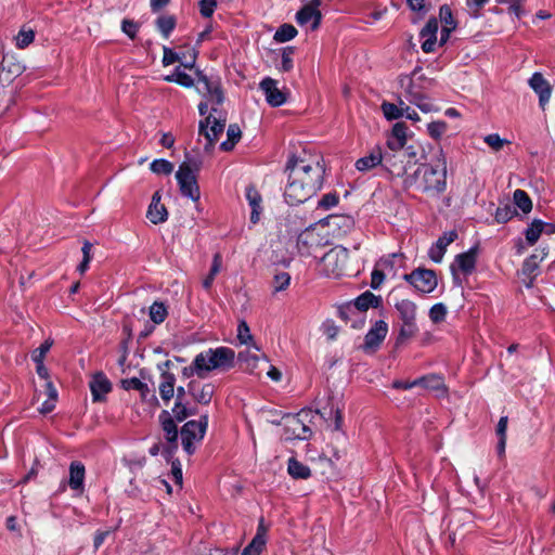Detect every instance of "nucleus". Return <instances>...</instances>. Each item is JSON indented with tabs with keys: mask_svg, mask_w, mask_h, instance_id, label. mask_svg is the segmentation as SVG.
Instances as JSON below:
<instances>
[{
	"mask_svg": "<svg viewBox=\"0 0 555 555\" xmlns=\"http://www.w3.org/2000/svg\"><path fill=\"white\" fill-rule=\"evenodd\" d=\"M285 171L287 184L284 197L289 205L296 206L307 202L322 188L325 167L322 156L304 153L291 156Z\"/></svg>",
	"mask_w": 555,
	"mask_h": 555,
	"instance_id": "1",
	"label": "nucleus"
},
{
	"mask_svg": "<svg viewBox=\"0 0 555 555\" xmlns=\"http://www.w3.org/2000/svg\"><path fill=\"white\" fill-rule=\"evenodd\" d=\"M416 189L430 196H438L447 189V160L442 153L434 164H422L413 173L404 177L403 189Z\"/></svg>",
	"mask_w": 555,
	"mask_h": 555,
	"instance_id": "2",
	"label": "nucleus"
},
{
	"mask_svg": "<svg viewBox=\"0 0 555 555\" xmlns=\"http://www.w3.org/2000/svg\"><path fill=\"white\" fill-rule=\"evenodd\" d=\"M235 353L231 348L219 347L208 349L195 357V366L203 370L204 375L212 370H227L233 367Z\"/></svg>",
	"mask_w": 555,
	"mask_h": 555,
	"instance_id": "3",
	"label": "nucleus"
},
{
	"mask_svg": "<svg viewBox=\"0 0 555 555\" xmlns=\"http://www.w3.org/2000/svg\"><path fill=\"white\" fill-rule=\"evenodd\" d=\"M321 271L328 278L339 279L351 275L349 268V251L347 248L336 246L323 255L320 261Z\"/></svg>",
	"mask_w": 555,
	"mask_h": 555,
	"instance_id": "4",
	"label": "nucleus"
},
{
	"mask_svg": "<svg viewBox=\"0 0 555 555\" xmlns=\"http://www.w3.org/2000/svg\"><path fill=\"white\" fill-rule=\"evenodd\" d=\"M227 124L225 114L216 106L210 107V113L199 121L198 133L206 139L205 151H210L223 132Z\"/></svg>",
	"mask_w": 555,
	"mask_h": 555,
	"instance_id": "5",
	"label": "nucleus"
},
{
	"mask_svg": "<svg viewBox=\"0 0 555 555\" xmlns=\"http://www.w3.org/2000/svg\"><path fill=\"white\" fill-rule=\"evenodd\" d=\"M399 313L401 327L397 337V344H403L413 338L418 333L416 324V305L410 299H401L395 304Z\"/></svg>",
	"mask_w": 555,
	"mask_h": 555,
	"instance_id": "6",
	"label": "nucleus"
},
{
	"mask_svg": "<svg viewBox=\"0 0 555 555\" xmlns=\"http://www.w3.org/2000/svg\"><path fill=\"white\" fill-rule=\"evenodd\" d=\"M311 410H301L295 415H286L283 417V427L285 439L307 440L311 437L312 430L306 424L311 420Z\"/></svg>",
	"mask_w": 555,
	"mask_h": 555,
	"instance_id": "7",
	"label": "nucleus"
},
{
	"mask_svg": "<svg viewBox=\"0 0 555 555\" xmlns=\"http://www.w3.org/2000/svg\"><path fill=\"white\" fill-rule=\"evenodd\" d=\"M208 426V415H202L198 421H189L181 428V443L183 450L192 455L196 443L201 442Z\"/></svg>",
	"mask_w": 555,
	"mask_h": 555,
	"instance_id": "8",
	"label": "nucleus"
},
{
	"mask_svg": "<svg viewBox=\"0 0 555 555\" xmlns=\"http://www.w3.org/2000/svg\"><path fill=\"white\" fill-rule=\"evenodd\" d=\"M198 170V165H191L190 162H183L178 171L176 178L180 188V192L183 196L191 198L193 202H197L201 197L199 188L196 181L195 171Z\"/></svg>",
	"mask_w": 555,
	"mask_h": 555,
	"instance_id": "9",
	"label": "nucleus"
},
{
	"mask_svg": "<svg viewBox=\"0 0 555 555\" xmlns=\"http://www.w3.org/2000/svg\"><path fill=\"white\" fill-rule=\"evenodd\" d=\"M159 423L165 434L166 443L163 448V455L167 461H170L176 451L178 450V436L179 431L175 420L166 410L159 414Z\"/></svg>",
	"mask_w": 555,
	"mask_h": 555,
	"instance_id": "10",
	"label": "nucleus"
},
{
	"mask_svg": "<svg viewBox=\"0 0 555 555\" xmlns=\"http://www.w3.org/2000/svg\"><path fill=\"white\" fill-rule=\"evenodd\" d=\"M325 244L324 237L313 228L306 229L297 237V249L301 256L317 257Z\"/></svg>",
	"mask_w": 555,
	"mask_h": 555,
	"instance_id": "11",
	"label": "nucleus"
},
{
	"mask_svg": "<svg viewBox=\"0 0 555 555\" xmlns=\"http://www.w3.org/2000/svg\"><path fill=\"white\" fill-rule=\"evenodd\" d=\"M403 279L421 293H431L437 287V276L434 270L417 268Z\"/></svg>",
	"mask_w": 555,
	"mask_h": 555,
	"instance_id": "12",
	"label": "nucleus"
},
{
	"mask_svg": "<svg viewBox=\"0 0 555 555\" xmlns=\"http://www.w3.org/2000/svg\"><path fill=\"white\" fill-rule=\"evenodd\" d=\"M196 78L198 85H203V89L197 88L198 92H203L205 99L211 102V106H220L224 101L220 80L209 78L202 70H196Z\"/></svg>",
	"mask_w": 555,
	"mask_h": 555,
	"instance_id": "13",
	"label": "nucleus"
},
{
	"mask_svg": "<svg viewBox=\"0 0 555 555\" xmlns=\"http://www.w3.org/2000/svg\"><path fill=\"white\" fill-rule=\"evenodd\" d=\"M321 0H311L304 5L296 14V21L299 25H307L311 23L310 29L317 30L321 24L322 14L319 10Z\"/></svg>",
	"mask_w": 555,
	"mask_h": 555,
	"instance_id": "14",
	"label": "nucleus"
},
{
	"mask_svg": "<svg viewBox=\"0 0 555 555\" xmlns=\"http://www.w3.org/2000/svg\"><path fill=\"white\" fill-rule=\"evenodd\" d=\"M24 70V65L14 56L5 54L0 63V78L4 86H9Z\"/></svg>",
	"mask_w": 555,
	"mask_h": 555,
	"instance_id": "15",
	"label": "nucleus"
},
{
	"mask_svg": "<svg viewBox=\"0 0 555 555\" xmlns=\"http://www.w3.org/2000/svg\"><path fill=\"white\" fill-rule=\"evenodd\" d=\"M259 88L266 95V101L272 107H279L287 101V94L278 88V81L271 77L263 78Z\"/></svg>",
	"mask_w": 555,
	"mask_h": 555,
	"instance_id": "16",
	"label": "nucleus"
},
{
	"mask_svg": "<svg viewBox=\"0 0 555 555\" xmlns=\"http://www.w3.org/2000/svg\"><path fill=\"white\" fill-rule=\"evenodd\" d=\"M404 157L401 153L384 152L382 165L391 175V177L404 179L409 176L406 165L404 164Z\"/></svg>",
	"mask_w": 555,
	"mask_h": 555,
	"instance_id": "17",
	"label": "nucleus"
},
{
	"mask_svg": "<svg viewBox=\"0 0 555 555\" xmlns=\"http://www.w3.org/2000/svg\"><path fill=\"white\" fill-rule=\"evenodd\" d=\"M388 333V325L385 321H376L374 326L365 335L364 350H376Z\"/></svg>",
	"mask_w": 555,
	"mask_h": 555,
	"instance_id": "18",
	"label": "nucleus"
},
{
	"mask_svg": "<svg viewBox=\"0 0 555 555\" xmlns=\"http://www.w3.org/2000/svg\"><path fill=\"white\" fill-rule=\"evenodd\" d=\"M89 386L94 402H101L105 400V396L112 390L111 382L102 372L95 373L92 376Z\"/></svg>",
	"mask_w": 555,
	"mask_h": 555,
	"instance_id": "19",
	"label": "nucleus"
},
{
	"mask_svg": "<svg viewBox=\"0 0 555 555\" xmlns=\"http://www.w3.org/2000/svg\"><path fill=\"white\" fill-rule=\"evenodd\" d=\"M529 86L539 95V103L542 108L551 99L552 86L541 73H534L529 79Z\"/></svg>",
	"mask_w": 555,
	"mask_h": 555,
	"instance_id": "20",
	"label": "nucleus"
},
{
	"mask_svg": "<svg viewBox=\"0 0 555 555\" xmlns=\"http://www.w3.org/2000/svg\"><path fill=\"white\" fill-rule=\"evenodd\" d=\"M438 33V21L436 17H430L426 25L422 28L420 36L424 39L422 42V50L425 53H431L435 51Z\"/></svg>",
	"mask_w": 555,
	"mask_h": 555,
	"instance_id": "21",
	"label": "nucleus"
},
{
	"mask_svg": "<svg viewBox=\"0 0 555 555\" xmlns=\"http://www.w3.org/2000/svg\"><path fill=\"white\" fill-rule=\"evenodd\" d=\"M439 18L442 23L439 44L443 46L449 40L450 34L455 30L457 23L453 17L451 8L447 4L440 7Z\"/></svg>",
	"mask_w": 555,
	"mask_h": 555,
	"instance_id": "22",
	"label": "nucleus"
},
{
	"mask_svg": "<svg viewBox=\"0 0 555 555\" xmlns=\"http://www.w3.org/2000/svg\"><path fill=\"white\" fill-rule=\"evenodd\" d=\"M548 251L546 248L537 249L534 254L529 256L522 263L521 273L530 279V284L537 276L540 263L546 258Z\"/></svg>",
	"mask_w": 555,
	"mask_h": 555,
	"instance_id": "23",
	"label": "nucleus"
},
{
	"mask_svg": "<svg viewBox=\"0 0 555 555\" xmlns=\"http://www.w3.org/2000/svg\"><path fill=\"white\" fill-rule=\"evenodd\" d=\"M85 476H86V467L79 461H74L69 465V478L68 486L72 490L78 491L79 493L85 490Z\"/></svg>",
	"mask_w": 555,
	"mask_h": 555,
	"instance_id": "24",
	"label": "nucleus"
},
{
	"mask_svg": "<svg viewBox=\"0 0 555 555\" xmlns=\"http://www.w3.org/2000/svg\"><path fill=\"white\" fill-rule=\"evenodd\" d=\"M195 382H190L188 390L193 399L199 404H209L215 393V386L210 383L202 385L197 388Z\"/></svg>",
	"mask_w": 555,
	"mask_h": 555,
	"instance_id": "25",
	"label": "nucleus"
},
{
	"mask_svg": "<svg viewBox=\"0 0 555 555\" xmlns=\"http://www.w3.org/2000/svg\"><path fill=\"white\" fill-rule=\"evenodd\" d=\"M478 247H472L469 250L455 257V264L464 274H470L476 267Z\"/></svg>",
	"mask_w": 555,
	"mask_h": 555,
	"instance_id": "26",
	"label": "nucleus"
},
{
	"mask_svg": "<svg viewBox=\"0 0 555 555\" xmlns=\"http://www.w3.org/2000/svg\"><path fill=\"white\" fill-rule=\"evenodd\" d=\"M383 154L384 152L379 146L373 149L369 155L361 157L356 162V168L359 171H367L375 168L378 165H382Z\"/></svg>",
	"mask_w": 555,
	"mask_h": 555,
	"instance_id": "27",
	"label": "nucleus"
},
{
	"mask_svg": "<svg viewBox=\"0 0 555 555\" xmlns=\"http://www.w3.org/2000/svg\"><path fill=\"white\" fill-rule=\"evenodd\" d=\"M380 304V297L375 296L371 292H365L361 294L353 304V309L357 312V315H360L362 312L366 311L371 307H377Z\"/></svg>",
	"mask_w": 555,
	"mask_h": 555,
	"instance_id": "28",
	"label": "nucleus"
},
{
	"mask_svg": "<svg viewBox=\"0 0 555 555\" xmlns=\"http://www.w3.org/2000/svg\"><path fill=\"white\" fill-rule=\"evenodd\" d=\"M400 85L405 91V95L408 96L411 103H418V100H424L425 94L421 91V89L414 83L412 77L402 76L400 77Z\"/></svg>",
	"mask_w": 555,
	"mask_h": 555,
	"instance_id": "29",
	"label": "nucleus"
},
{
	"mask_svg": "<svg viewBox=\"0 0 555 555\" xmlns=\"http://www.w3.org/2000/svg\"><path fill=\"white\" fill-rule=\"evenodd\" d=\"M246 198L251 207L250 221L255 224L259 221L261 211V195L254 186H248L246 189Z\"/></svg>",
	"mask_w": 555,
	"mask_h": 555,
	"instance_id": "30",
	"label": "nucleus"
},
{
	"mask_svg": "<svg viewBox=\"0 0 555 555\" xmlns=\"http://www.w3.org/2000/svg\"><path fill=\"white\" fill-rule=\"evenodd\" d=\"M175 374H160V383L158 386L160 398L168 402L175 395Z\"/></svg>",
	"mask_w": 555,
	"mask_h": 555,
	"instance_id": "31",
	"label": "nucleus"
},
{
	"mask_svg": "<svg viewBox=\"0 0 555 555\" xmlns=\"http://www.w3.org/2000/svg\"><path fill=\"white\" fill-rule=\"evenodd\" d=\"M260 352L251 351L247 349L245 351H241L237 356L238 361L242 363L243 369L248 371L249 373H254L258 367V363L260 361Z\"/></svg>",
	"mask_w": 555,
	"mask_h": 555,
	"instance_id": "32",
	"label": "nucleus"
},
{
	"mask_svg": "<svg viewBox=\"0 0 555 555\" xmlns=\"http://www.w3.org/2000/svg\"><path fill=\"white\" fill-rule=\"evenodd\" d=\"M287 470L295 479H307L311 476V469L295 457L288 460Z\"/></svg>",
	"mask_w": 555,
	"mask_h": 555,
	"instance_id": "33",
	"label": "nucleus"
},
{
	"mask_svg": "<svg viewBox=\"0 0 555 555\" xmlns=\"http://www.w3.org/2000/svg\"><path fill=\"white\" fill-rule=\"evenodd\" d=\"M228 139L221 143L220 149L222 151L229 152L232 151L235 144L240 141L242 137L241 128L237 124H231L227 130Z\"/></svg>",
	"mask_w": 555,
	"mask_h": 555,
	"instance_id": "34",
	"label": "nucleus"
},
{
	"mask_svg": "<svg viewBox=\"0 0 555 555\" xmlns=\"http://www.w3.org/2000/svg\"><path fill=\"white\" fill-rule=\"evenodd\" d=\"M146 218L154 224L163 223L168 218V211L164 204H150Z\"/></svg>",
	"mask_w": 555,
	"mask_h": 555,
	"instance_id": "35",
	"label": "nucleus"
},
{
	"mask_svg": "<svg viewBox=\"0 0 555 555\" xmlns=\"http://www.w3.org/2000/svg\"><path fill=\"white\" fill-rule=\"evenodd\" d=\"M514 204L524 212L528 214L532 209V201L524 190L517 189L513 194Z\"/></svg>",
	"mask_w": 555,
	"mask_h": 555,
	"instance_id": "36",
	"label": "nucleus"
},
{
	"mask_svg": "<svg viewBox=\"0 0 555 555\" xmlns=\"http://www.w3.org/2000/svg\"><path fill=\"white\" fill-rule=\"evenodd\" d=\"M149 315H150V319L155 324L163 323L168 315L166 305L162 301H154L153 305L150 307Z\"/></svg>",
	"mask_w": 555,
	"mask_h": 555,
	"instance_id": "37",
	"label": "nucleus"
},
{
	"mask_svg": "<svg viewBox=\"0 0 555 555\" xmlns=\"http://www.w3.org/2000/svg\"><path fill=\"white\" fill-rule=\"evenodd\" d=\"M177 24L176 17L172 15H160L156 20V27L165 38H168Z\"/></svg>",
	"mask_w": 555,
	"mask_h": 555,
	"instance_id": "38",
	"label": "nucleus"
},
{
	"mask_svg": "<svg viewBox=\"0 0 555 555\" xmlns=\"http://www.w3.org/2000/svg\"><path fill=\"white\" fill-rule=\"evenodd\" d=\"M237 338L241 344L251 346L256 351L260 352V348L254 341V337L250 334L249 326L245 321L240 322L237 327Z\"/></svg>",
	"mask_w": 555,
	"mask_h": 555,
	"instance_id": "39",
	"label": "nucleus"
},
{
	"mask_svg": "<svg viewBox=\"0 0 555 555\" xmlns=\"http://www.w3.org/2000/svg\"><path fill=\"white\" fill-rule=\"evenodd\" d=\"M545 223L541 220H533L525 232L526 241L529 245L535 244L541 233L543 232Z\"/></svg>",
	"mask_w": 555,
	"mask_h": 555,
	"instance_id": "40",
	"label": "nucleus"
},
{
	"mask_svg": "<svg viewBox=\"0 0 555 555\" xmlns=\"http://www.w3.org/2000/svg\"><path fill=\"white\" fill-rule=\"evenodd\" d=\"M508 417L502 416L496 426V435L499 436L498 452L500 455L504 454L506 446V430Z\"/></svg>",
	"mask_w": 555,
	"mask_h": 555,
	"instance_id": "41",
	"label": "nucleus"
},
{
	"mask_svg": "<svg viewBox=\"0 0 555 555\" xmlns=\"http://www.w3.org/2000/svg\"><path fill=\"white\" fill-rule=\"evenodd\" d=\"M297 35V29L291 24H283L275 31L273 39L276 42H286L295 38Z\"/></svg>",
	"mask_w": 555,
	"mask_h": 555,
	"instance_id": "42",
	"label": "nucleus"
},
{
	"mask_svg": "<svg viewBox=\"0 0 555 555\" xmlns=\"http://www.w3.org/2000/svg\"><path fill=\"white\" fill-rule=\"evenodd\" d=\"M173 417L178 422H182L185 418H188L191 415H195L197 413L196 409H190L188 408L183 401H176L173 408H172Z\"/></svg>",
	"mask_w": 555,
	"mask_h": 555,
	"instance_id": "43",
	"label": "nucleus"
},
{
	"mask_svg": "<svg viewBox=\"0 0 555 555\" xmlns=\"http://www.w3.org/2000/svg\"><path fill=\"white\" fill-rule=\"evenodd\" d=\"M266 543L267 539H262L260 535L254 537L249 544L243 550L242 555H260Z\"/></svg>",
	"mask_w": 555,
	"mask_h": 555,
	"instance_id": "44",
	"label": "nucleus"
},
{
	"mask_svg": "<svg viewBox=\"0 0 555 555\" xmlns=\"http://www.w3.org/2000/svg\"><path fill=\"white\" fill-rule=\"evenodd\" d=\"M382 111L388 120L398 119L404 115V108L389 102L382 104Z\"/></svg>",
	"mask_w": 555,
	"mask_h": 555,
	"instance_id": "45",
	"label": "nucleus"
},
{
	"mask_svg": "<svg viewBox=\"0 0 555 555\" xmlns=\"http://www.w3.org/2000/svg\"><path fill=\"white\" fill-rule=\"evenodd\" d=\"M151 170L156 175H170L173 170V165L166 159H155L151 163Z\"/></svg>",
	"mask_w": 555,
	"mask_h": 555,
	"instance_id": "46",
	"label": "nucleus"
},
{
	"mask_svg": "<svg viewBox=\"0 0 555 555\" xmlns=\"http://www.w3.org/2000/svg\"><path fill=\"white\" fill-rule=\"evenodd\" d=\"M414 384L421 385L426 389H440L443 386L442 378L437 375L415 379Z\"/></svg>",
	"mask_w": 555,
	"mask_h": 555,
	"instance_id": "47",
	"label": "nucleus"
},
{
	"mask_svg": "<svg viewBox=\"0 0 555 555\" xmlns=\"http://www.w3.org/2000/svg\"><path fill=\"white\" fill-rule=\"evenodd\" d=\"M91 249H92V244L90 242H88V241H85L83 245H82V248H81V251H82V255H83L82 261L77 267V270L79 271L80 274H83L88 270L89 262H90V260L92 258Z\"/></svg>",
	"mask_w": 555,
	"mask_h": 555,
	"instance_id": "48",
	"label": "nucleus"
},
{
	"mask_svg": "<svg viewBox=\"0 0 555 555\" xmlns=\"http://www.w3.org/2000/svg\"><path fill=\"white\" fill-rule=\"evenodd\" d=\"M293 54H294V48L293 47H286L282 51V63L280 70L287 73L293 69Z\"/></svg>",
	"mask_w": 555,
	"mask_h": 555,
	"instance_id": "49",
	"label": "nucleus"
},
{
	"mask_svg": "<svg viewBox=\"0 0 555 555\" xmlns=\"http://www.w3.org/2000/svg\"><path fill=\"white\" fill-rule=\"evenodd\" d=\"M427 130H428L429 135L433 139L438 140L446 132L447 122L442 121V120L433 121V122L428 124Z\"/></svg>",
	"mask_w": 555,
	"mask_h": 555,
	"instance_id": "50",
	"label": "nucleus"
},
{
	"mask_svg": "<svg viewBox=\"0 0 555 555\" xmlns=\"http://www.w3.org/2000/svg\"><path fill=\"white\" fill-rule=\"evenodd\" d=\"M446 315L447 307L441 302L434 305L429 310V318L434 323L443 321Z\"/></svg>",
	"mask_w": 555,
	"mask_h": 555,
	"instance_id": "51",
	"label": "nucleus"
},
{
	"mask_svg": "<svg viewBox=\"0 0 555 555\" xmlns=\"http://www.w3.org/2000/svg\"><path fill=\"white\" fill-rule=\"evenodd\" d=\"M516 214L515 210L512 209L509 205H505L504 207H499L495 211V220L499 223H505L508 220H511L514 215Z\"/></svg>",
	"mask_w": 555,
	"mask_h": 555,
	"instance_id": "52",
	"label": "nucleus"
},
{
	"mask_svg": "<svg viewBox=\"0 0 555 555\" xmlns=\"http://www.w3.org/2000/svg\"><path fill=\"white\" fill-rule=\"evenodd\" d=\"M483 140L495 152L502 150L504 144L508 143V141L501 139L498 133L488 134Z\"/></svg>",
	"mask_w": 555,
	"mask_h": 555,
	"instance_id": "53",
	"label": "nucleus"
},
{
	"mask_svg": "<svg viewBox=\"0 0 555 555\" xmlns=\"http://www.w3.org/2000/svg\"><path fill=\"white\" fill-rule=\"evenodd\" d=\"M53 341L47 339L41 346L33 351L31 359L34 362H43L47 352L52 347Z\"/></svg>",
	"mask_w": 555,
	"mask_h": 555,
	"instance_id": "54",
	"label": "nucleus"
},
{
	"mask_svg": "<svg viewBox=\"0 0 555 555\" xmlns=\"http://www.w3.org/2000/svg\"><path fill=\"white\" fill-rule=\"evenodd\" d=\"M35 38L33 30H21L16 36V46L21 49L28 47Z\"/></svg>",
	"mask_w": 555,
	"mask_h": 555,
	"instance_id": "55",
	"label": "nucleus"
},
{
	"mask_svg": "<svg viewBox=\"0 0 555 555\" xmlns=\"http://www.w3.org/2000/svg\"><path fill=\"white\" fill-rule=\"evenodd\" d=\"M291 281V275L287 272H281L274 275L273 286L275 292L284 291Z\"/></svg>",
	"mask_w": 555,
	"mask_h": 555,
	"instance_id": "56",
	"label": "nucleus"
},
{
	"mask_svg": "<svg viewBox=\"0 0 555 555\" xmlns=\"http://www.w3.org/2000/svg\"><path fill=\"white\" fill-rule=\"evenodd\" d=\"M386 145L388 149L386 152L396 154V153H401V151L403 150V147L405 145V142L392 137L391 134H388Z\"/></svg>",
	"mask_w": 555,
	"mask_h": 555,
	"instance_id": "57",
	"label": "nucleus"
},
{
	"mask_svg": "<svg viewBox=\"0 0 555 555\" xmlns=\"http://www.w3.org/2000/svg\"><path fill=\"white\" fill-rule=\"evenodd\" d=\"M121 30L130 38L134 39L139 30V25L132 20H122Z\"/></svg>",
	"mask_w": 555,
	"mask_h": 555,
	"instance_id": "58",
	"label": "nucleus"
},
{
	"mask_svg": "<svg viewBox=\"0 0 555 555\" xmlns=\"http://www.w3.org/2000/svg\"><path fill=\"white\" fill-rule=\"evenodd\" d=\"M182 61H179L184 68H193L197 57V52L194 49H190L185 53H181Z\"/></svg>",
	"mask_w": 555,
	"mask_h": 555,
	"instance_id": "59",
	"label": "nucleus"
},
{
	"mask_svg": "<svg viewBox=\"0 0 555 555\" xmlns=\"http://www.w3.org/2000/svg\"><path fill=\"white\" fill-rule=\"evenodd\" d=\"M216 7H217L216 0H201L199 1V11L204 17H210L214 14Z\"/></svg>",
	"mask_w": 555,
	"mask_h": 555,
	"instance_id": "60",
	"label": "nucleus"
},
{
	"mask_svg": "<svg viewBox=\"0 0 555 555\" xmlns=\"http://www.w3.org/2000/svg\"><path fill=\"white\" fill-rule=\"evenodd\" d=\"M121 384H122L124 389H126V390L134 389V390L143 391L144 389L147 388L146 384H144L143 382H141L137 377H132V378H129V379H124L121 382Z\"/></svg>",
	"mask_w": 555,
	"mask_h": 555,
	"instance_id": "61",
	"label": "nucleus"
},
{
	"mask_svg": "<svg viewBox=\"0 0 555 555\" xmlns=\"http://www.w3.org/2000/svg\"><path fill=\"white\" fill-rule=\"evenodd\" d=\"M338 204V196L335 193H327L319 202V207L328 209Z\"/></svg>",
	"mask_w": 555,
	"mask_h": 555,
	"instance_id": "62",
	"label": "nucleus"
},
{
	"mask_svg": "<svg viewBox=\"0 0 555 555\" xmlns=\"http://www.w3.org/2000/svg\"><path fill=\"white\" fill-rule=\"evenodd\" d=\"M408 126L404 122H397L393 125L390 134L406 143Z\"/></svg>",
	"mask_w": 555,
	"mask_h": 555,
	"instance_id": "63",
	"label": "nucleus"
},
{
	"mask_svg": "<svg viewBox=\"0 0 555 555\" xmlns=\"http://www.w3.org/2000/svg\"><path fill=\"white\" fill-rule=\"evenodd\" d=\"M182 61V57L179 53L172 51L171 49L164 47V56H163V64L165 66H168L170 64H173L175 62Z\"/></svg>",
	"mask_w": 555,
	"mask_h": 555,
	"instance_id": "64",
	"label": "nucleus"
}]
</instances>
